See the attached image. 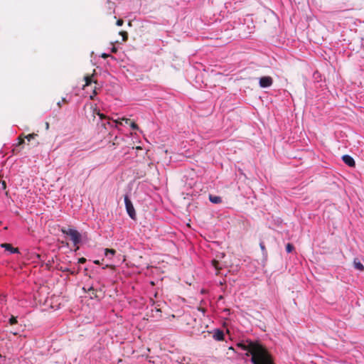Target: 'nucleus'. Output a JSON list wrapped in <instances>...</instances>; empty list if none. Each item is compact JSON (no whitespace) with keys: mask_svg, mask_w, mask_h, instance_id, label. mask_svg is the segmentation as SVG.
I'll list each match as a JSON object with an SVG mask.
<instances>
[{"mask_svg":"<svg viewBox=\"0 0 364 364\" xmlns=\"http://www.w3.org/2000/svg\"><path fill=\"white\" fill-rule=\"evenodd\" d=\"M237 346L244 350H247V355L251 354L252 364H264L272 357L267 349L259 342L246 341L237 343Z\"/></svg>","mask_w":364,"mask_h":364,"instance_id":"obj_1","label":"nucleus"},{"mask_svg":"<svg viewBox=\"0 0 364 364\" xmlns=\"http://www.w3.org/2000/svg\"><path fill=\"white\" fill-rule=\"evenodd\" d=\"M61 232L70 237V240L73 241V245L75 247V251L79 250V243L81 242V234L75 229L72 228H61Z\"/></svg>","mask_w":364,"mask_h":364,"instance_id":"obj_2","label":"nucleus"},{"mask_svg":"<svg viewBox=\"0 0 364 364\" xmlns=\"http://www.w3.org/2000/svg\"><path fill=\"white\" fill-rule=\"evenodd\" d=\"M95 75H88L85 76L84 80L85 82V84L83 85V89H85L87 87L90 86L92 83H94L95 85L93 88L92 95H90V98L91 100H94V97L97 94V81L94 79Z\"/></svg>","mask_w":364,"mask_h":364,"instance_id":"obj_3","label":"nucleus"},{"mask_svg":"<svg viewBox=\"0 0 364 364\" xmlns=\"http://www.w3.org/2000/svg\"><path fill=\"white\" fill-rule=\"evenodd\" d=\"M124 203H125L126 210H127L128 215H129V217L132 219L135 220L136 219V212H135L134 208L133 206V204H132V201L130 200V199L129 198L128 196H124Z\"/></svg>","mask_w":364,"mask_h":364,"instance_id":"obj_4","label":"nucleus"},{"mask_svg":"<svg viewBox=\"0 0 364 364\" xmlns=\"http://www.w3.org/2000/svg\"><path fill=\"white\" fill-rule=\"evenodd\" d=\"M259 86L261 87H263V88L269 87L272 86V85L273 84V79L270 76L262 77L259 79Z\"/></svg>","mask_w":364,"mask_h":364,"instance_id":"obj_5","label":"nucleus"},{"mask_svg":"<svg viewBox=\"0 0 364 364\" xmlns=\"http://www.w3.org/2000/svg\"><path fill=\"white\" fill-rule=\"evenodd\" d=\"M93 114H97L100 117V119L103 120V119H105L107 120V122L106 123H102V126H104L105 128H106V124H108V125H110V126H113L112 124H111V119L109 117H107L106 115H105L104 114L102 113H100V110L97 109L96 108L94 109L93 110Z\"/></svg>","mask_w":364,"mask_h":364,"instance_id":"obj_6","label":"nucleus"},{"mask_svg":"<svg viewBox=\"0 0 364 364\" xmlns=\"http://www.w3.org/2000/svg\"><path fill=\"white\" fill-rule=\"evenodd\" d=\"M342 159L343 162L350 167H354L355 166L354 159L349 155H343Z\"/></svg>","mask_w":364,"mask_h":364,"instance_id":"obj_7","label":"nucleus"},{"mask_svg":"<svg viewBox=\"0 0 364 364\" xmlns=\"http://www.w3.org/2000/svg\"><path fill=\"white\" fill-rule=\"evenodd\" d=\"M88 292L91 299H100L102 296V291H100V295L98 294V291L92 287L88 289Z\"/></svg>","mask_w":364,"mask_h":364,"instance_id":"obj_8","label":"nucleus"},{"mask_svg":"<svg viewBox=\"0 0 364 364\" xmlns=\"http://www.w3.org/2000/svg\"><path fill=\"white\" fill-rule=\"evenodd\" d=\"M1 247L4 248L6 250L9 251L11 253H18L19 252L18 248H14L12 247V245L9 243H2L1 245Z\"/></svg>","mask_w":364,"mask_h":364,"instance_id":"obj_9","label":"nucleus"},{"mask_svg":"<svg viewBox=\"0 0 364 364\" xmlns=\"http://www.w3.org/2000/svg\"><path fill=\"white\" fill-rule=\"evenodd\" d=\"M213 338L216 341L224 340V333L222 330L216 329L213 333Z\"/></svg>","mask_w":364,"mask_h":364,"instance_id":"obj_10","label":"nucleus"},{"mask_svg":"<svg viewBox=\"0 0 364 364\" xmlns=\"http://www.w3.org/2000/svg\"><path fill=\"white\" fill-rule=\"evenodd\" d=\"M212 265L217 270L216 274H218L220 273V270H221L223 268V266L220 264V262L216 259L212 260Z\"/></svg>","mask_w":364,"mask_h":364,"instance_id":"obj_11","label":"nucleus"},{"mask_svg":"<svg viewBox=\"0 0 364 364\" xmlns=\"http://www.w3.org/2000/svg\"><path fill=\"white\" fill-rule=\"evenodd\" d=\"M209 200L215 204H218L222 202V198L220 196L210 195L209 196Z\"/></svg>","mask_w":364,"mask_h":364,"instance_id":"obj_12","label":"nucleus"},{"mask_svg":"<svg viewBox=\"0 0 364 364\" xmlns=\"http://www.w3.org/2000/svg\"><path fill=\"white\" fill-rule=\"evenodd\" d=\"M353 265L355 269H357L361 272L364 270L363 264L360 261H358L357 259H354Z\"/></svg>","mask_w":364,"mask_h":364,"instance_id":"obj_13","label":"nucleus"},{"mask_svg":"<svg viewBox=\"0 0 364 364\" xmlns=\"http://www.w3.org/2000/svg\"><path fill=\"white\" fill-rule=\"evenodd\" d=\"M122 120L124 121L126 124H129L132 129H138V125L135 122H131L130 119L122 118Z\"/></svg>","mask_w":364,"mask_h":364,"instance_id":"obj_14","label":"nucleus"},{"mask_svg":"<svg viewBox=\"0 0 364 364\" xmlns=\"http://www.w3.org/2000/svg\"><path fill=\"white\" fill-rule=\"evenodd\" d=\"M116 253V251L114 249H105V256L108 257L109 255H111L112 256L114 255Z\"/></svg>","mask_w":364,"mask_h":364,"instance_id":"obj_15","label":"nucleus"},{"mask_svg":"<svg viewBox=\"0 0 364 364\" xmlns=\"http://www.w3.org/2000/svg\"><path fill=\"white\" fill-rule=\"evenodd\" d=\"M24 136H25V135L23 134H21V135H19V136L18 137V141L17 146H21L23 144H24V142H25L24 139H26Z\"/></svg>","mask_w":364,"mask_h":364,"instance_id":"obj_16","label":"nucleus"},{"mask_svg":"<svg viewBox=\"0 0 364 364\" xmlns=\"http://www.w3.org/2000/svg\"><path fill=\"white\" fill-rule=\"evenodd\" d=\"M119 35H120V36H122V41H123L124 42H125V41H127V39H128V33H127V31H120V32H119Z\"/></svg>","mask_w":364,"mask_h":364,"instance_id":"obj_17","label":"nucleus"},{"mask_svg":"<svg viewBox=\"0 0 364 364\" xmlns=\"http://www.w3.org/2000/svg\"><path fill=\"white\" fill-rule=\"evenodd\" d=\"M294 249V247L292 244L291 243H287V245H286V250L288 253H290Z\"/></svg>","mask_w":364,"mask_h":364,"instance_id":"obj_18","label":"nucleus"},{"mask_svg":"<svg viewBox=\"0 0 364 364\" xmlns=\"http://www.w3.org/2000/svg\"><path fill=\"white\" fill-rule=\"evenodd\" d=\"M38 134L35 133L29 134L28 135H25V138L30 141L31 139H34Z\"/></svg>","mask_w":364,"mask_h":364,"instance_id":"obj_19","label":"nucleus"},{"mask_svg":"<svg viewBox=\"0 0 364 364\" xmlns=\"http://www.w3.org/2000/svg\"><path fill=\"white\" fill-rule=\"evenodd\" d=\"M9 322L10 325H11V326L17 323V318H16V317L12 316L9 318Z\"/></svg>","mask_w":364,"mask_h":364,"instance_id":"obj_20","label":"nucleus"},{"mask_svg":"<svg viewBox=\"0 0 364 364\" xmlns=\"http://www.w3.org/2000/svg\"><path fill=\"white\" fill-rule=\"evenodd\" d=\"M124 23V21L122 19H118L116 22L117 26H122Z\"/></svg>","mask_w":364,"mask_h":364,"instance_id":"obj_21","label":"nucleus"},{"mask_svg":"<svg viewBox=\"0 0 364 364\" xmlns=\"http://www.w3.org/2000/svg\"><path fill=\"white\" fill-rule=\"evenodd\" d=\"M86 262V259L85 257H80L78 259V262L80 264H84Z\"/></svg>","mask_w":364,"mask_h":364,"instance_id":"obj_22","label":"nucleus"},{"mask_svg":"<svg viewBox=\"0 0 364 364\" xmlns=\"http://www.w3.org/2000/svg\"><path fill=\"white\" fill-rule=\"evenodd\" d=\"M1 186H2L3 189H6V183L5 181H1Z\"/></svg>","mask_w":364,"mask_h":364,"instance_id":"obj_23","label":"nucleus"},{"mask_svg":"<svg viewBox=\"0 0 364 364\" xmlns=\"http://www.w3.org/2000/svg\"><path fill=\"white\" fill-rule=\"evenodd\" d=\"M259 246L262 251H265V247L263 242H260Z\"/></svg>","mask_w":364,"mask_h":364,"instance_id":"obj_24","label":"nucleus"},{"mask_svg":"<svg viewBox=\"0 0 364 364\" xmlns=\"http://www.w3.org/2000/svg\"><path fill=\"white\" fill-rule=\"evenodd\" d=\"M264 364H274V361H273V358H272L267 362H266Z\"/></svg>","mask_w":364,"mask_h":364,"instance_id":"obj_25","label":"nucleus"},{"mask_svg":"<svg viewBox=\"0 0 364 364\" xmlns=\"http://www.w3.org/2000/svg\"><path fill=\"white\" fill-rule=\"evenodd\" d=\"M63 103H68V100L65 98H63L61 100V104H63Z\"/></svg>","mask_w":364,"mask_h":364,"instance_id":"obj_26","label":"nucleus"},{"mask_svg":"<svg viewBox=\"0 0 364 364\" xmlns=\"http://www.w3.org/2000/svg\"><path fill=\"white\" fill-rule=\"evenodd\" d=\"M57 105H58V107H59V108H60V107H61V106H62L61 101H59V102L57 103Z\"/></svg>","mask_w":364,"mask_h":364,"instance_id":"obj_27","label":"nucleus"},{"mask_svg":"<svg viewBox=\"0 0 364 364\" xmlns=\"http://www.w3.org/2000/svg\"><path fill=\"white\" fill-rule=\"evenodd\" d=\"M113 124H115V126L117 125V124L118 123L117 120H114L112 122Z\"/></svg>","mask_w":364,"mask_h":364,"instance_id":"obj_28","label":"nucleus"},{"mask_svg":"<svg viewBox=\"0 0 364 364\" xmlns=\"http://www.w3.org/2000/svg\"><path fill=\"white\" fill-rule=\"evenodd\" d=\"M102 57L105 58H107V55H106V54H103V55H102Z\"/></svg>","mask_w":364,"mask_h":364,"instance_id":"obj_29","label":"nucleus"},{"mask_svg":"<svg viewBox=\"0 0 364 364\" xmlns=\"http://www.w3.org/2000/svg\"><path fill=\"white\" fill-rule=\"evenodd\" d=\"M46 129H48V127H49V124H48V122L46 123Z\"/></svg>","mask_w":364,"mask_h":364,"instance_id":"obj_30","label":"nucleus"},{"mask_svg":"<svg viewBox=\"0 0 364 364\" xmlns=\"http://www.w3.org/2000/svg\"><path fill=\"white\" fill-rule=\"evenodd\" d=\"M94 262H95V264H100L99 260H95Z\"/></svg>","mask_w":364,"mask_h":364,"instance_id":"obj_31","label":"nucleus"},{"mask_svg":"<svg viewBox=\"0 0 364 364\" xmlns=\"http://www.w3.org/2000/svg\"><path fill=\"white\" fill-rule=\"evenodd\" d=\"M200 310V311H203V313L205 312V309H199Z\"/></svg>","mask_w":364,"mask_h":364,"instance_id":"obj_32","label":"nucleus"},{"mask_svg":"<svg viewBox=\"0 0 364 364\" xmlns=\"http://www.w3.org/2000/svg\"><path fill=\"white\" fill-rule=\"evenodd\" d=\"M112 52H116V48H112Z\"/></svg>","mask_w":364,"mask_h":364,"instance_id":"obj_33","label":"nucleus"},{"mask_svg":"<svg viewBox=\"0 0 364 364\" xmlns=\"http://www.w3.org/2000/svg\"><path fill=\"white\" fill-rule=\"evenodd\" d=\"M13 151V153H15L16 149H13V151Z\"/></svg>","mask_w":364,"mask_h":364,"instance_id":"obj_34","label":"nucleus"}]
</instances>
